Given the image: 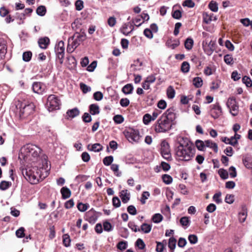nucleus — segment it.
<instances>
[{"label": "nucleus", "mask_w": 252, "mask_h": 252, "mask_svg": "<svg viewBox=\"0 0 252 252\" xmlns=\"http://www.w3.org/2000/svg\"><path fill=\"white\" fill-rule=\"evenodd\" d=\"M175 111L174 108L171 107L162 114L154 126L156 132H165L171 128L176 118Z\"/></svg>", "instance_id": "1"}, {"label": "nucleus", "mask_w": 252, "mask_h": 252, "mask_svg": "<svg viewBox=\"0 0 252 252\" xmlns=\"http://www.w3.org/2000/svg\"><path fill=\"white\" fill-rule=\"evenodd\" d=\"M178 160L189 161L194 155L193 145L187 138H182L175 148Z\"/></svg>", "instance_id": "2"}, {"label": "nucleus", "mask_w": 252, "mask_h": 252, "mask_svg": "<svg viewBox=\"0 0 252 252\" xmlns=\"http://www.w3.org/2000/svg\"><path fill=\"white\" fill-rule=\"evenodd\" d=\"M25 178L32 184H35L39 181L40 174L37 167H27L21 169Z\"/></svg>", "instance_id": "3"}, {"label": "nucleus", "mask_w": 252, "mask_h": 252, "mask_svg": "<svg viewBox=\"0 0 252 252\" xmlns=\"http://www.w3.org/2000/svg\"><path fill=\"white\" fill-rule=\"evenodd\" d=\"M41 149L37 146L31 144H28L24 146L21 149V154L25 158H37L39 156Z\"/></svg>", "instance_id": "4"}, {"label": "nucleus", "mask_w": 252, "mask_h": 252, "mask_svg": "<svg viewBox=\"0 0 252 252\" xmlns=\"http://www.w3.org/2000/svg\"><path fill=\"white\" fill-rule=\"evenodd\" d=\"M18 106H19V116L21 119L27 117L34 111L35 106L32 102L19 101Z\"/></svg>", "instance_id": "5"}, {"label": "nucleus", "mask_w": 252, "mask_h": 252, "mask_svg": "<svg viewBox=\"0 0 252 252\" xmlns=\"http://www.w3.org/2000/svg\"><path fill=\"white\" fill-rule=\"evenodd\" d=\"M61 101L58 96L54 94L48 96L47 101V107L49 111L57 110L60 108Z\"/></svg>", "instance_id": "6"}, {"label": "nucleus", "mask_w": 252, "mask_h": 252, "mask_svg": "<svg viewBox=\"0 0 252 252\" xmlns=\"http://www.w3.org/2000/svg\"><path fill=\"white\" fill-rule=\"evenodd\" d=\"M124 133L126 137L129 142L137 143L140 140V136L139 132L137 129H129L127 131H125Z\"/></svg>", "instance_id": "7"}, {"label": "nucleus", "mask_w": 252, "mask_h": 252, "mask_svg": "<svg viewBox=\"0 0 252 252\" xmlns=\"http://www.w3.org/2000/svg\"><path fill=\"white\" fill-rule=\"evenodd\" d=\"M226 105L232 115L235 116L238 115L239 105L234 97H231L228 99Z\"/></svg>", "instance_id": "8"}, {"label": "nucleus", "mask_w": 252, "mask_h": 252, "mask_svg": "<svg viewBox=\"0 0 252 252\" xmlns=\"http://www.w3.org/2000/svg\"><path fill=\"white\" fill-rule=\"evenodd\" d=\"M64 44L63 41H60L55 47V51L57 58H58L61 63H63L64 57Z\"/></svg>", "instance_id": "9"}, {"label": "nucleus", "mask_w": 252, "mask_h": 252, "mask_svg": "<svg viewBox=\"0 0 252 252\" xmlns=\"http://www.w3.org/2000/svg\"><path fill=\"white\" fill-rule=\"evenodd\" d=\"M160 153L162 157L168 160H170L172 158L170 154L169 145L168 142L164 140L161 143Z\"/></svg>", "instance_id": "10"}, {"label": "nucleus", "mask_w": 252, "mask_h": 252, "mask_svg": "<svg viewBox=\"0 0 252 252\" xmlns=\"http://www.w3.org/2000/svg\"><path fill=\"white\" fill-rule=\"evenodd\" d=\"M210 113L214 119H217L222 114V109L218 103L210 105Z\"/></svg>", "instance_id": "11"}, {"label": "nucleus", "mask_w": 252, "mask_h": 252, "mask_svg": "<svg viewBox=\"0 0 252 252\" xmlns=\"http://www.w3.org/2000/svg\"><path fill=\"white\" fill-rule=\"evenodd\" d=\"M215 41L211 40L208 42L207 40L203 42V47L205 52L208 55H211L215 49Z\"/></svg>", "instance_id": "12"}, {"label": "nucleus", "mask_w": 252, "mask_h": 252, "mask_svg": "<svg viewBox=\"0 0 252 252\" xmlns=\"http://www.w3.org/2000/svg\"><path fill=\"white\" fill-rule=\"evenodd\" d=\"M97 218L96 212L93 209L87 212L85 215V220L92 224L95 222Z\"/></svg>", "instance_id": "13"}, {"label": "nucleus", "mask_w": 252, "mask_h": 252, "mask_svg": "<svg viewBox=\"0 0 252 252\" xmlns=\"http://www.w3.org/2000/svg\"><path fill=\"white\" fill-rule=\"evenodd\" d=\"M32 89L34 93L38 94H42L45 90V85L39 82H35L33 83Z\"/></svg>", "instance_id": "14"}, {"label": "nucleus", "mask_w": 252, "mask_h": 252, "mask_svg": "<svg viewBox=\"0 0 252 252\" xmlns=\"http://www.w3.org/2000/svg\"><path fill=\"white\" fill-rule=\"evenodd\" d=\"M85 39V35L77 33L73 37L71 43L73 44V46H75V48H77Z\"/></svg>", "instance_id": "15"}, {"label": "nucleus", "mask_w": 252, "mask_h": 252, "mask_svg": "<svg viewBox=\"0 0 252 252\" xmlns=\"http://www.w3.org/2000/svg\"><path fill=\"white\" fill-rule=\"evenodd\" d=\"M38 43L41 48L46 49L50 43V39L46 36L40 38L38 39Z\"/></svg>", "instance_id": "16"}, {"label": "nucleus", "mask_w": 252, "mask_h": 252, "mask_svg": "<svg viewBox=\"0 0 252 252\" xmlns=\"http://www.w3.org/2000/svg\"><path fill=\"white\" fill-rule=\"evenodd\" d=\"M7 52V47L5 41L3 39H0V58L4 57Z\"/></svg>", "instance_id": "17"}, {"label": "nucleus", "mask_w": 252, "mask_h": 252, "mask_svg": "<svg viewBox=\"0 0 252 252\" xmlns=\"http://www.w3.org/2000/svg\"><path fill=\"white\" fill-rule=\"evenodd\" d=\"M88 149L91 151L99 152L102 150L103 146L99 143H95L91 145L89 144L88 146Z\"/></svg>", "instance_id": "18"}, {"label": "nucleus", "mask_w": 252, "mask_h": 252, "mask_svg": "<svg viewBox=\"0 0 252 252\" xmlns=\"http://www.w3.org/2000/svg\"><path fill=\"white\" fill-rule=\"evenodd\" d=\"M203 21L206 24H209L212 21H216L217 19L216 17L214 16L213 14L209 15L205 13L203 14Z\"/></svg>", "instance_id": "19"}, {"label": "nucleus", "mask_w": 252, "mask_h": 252, "mask_svg": "<svg viewBox=\"0 0 252 252\" xmlns=\"http://www.w3.org/2000/svg\"><path fill=\"white\" fill-rule=\"evenodd\" d=\"M205 147H208L213 150L215 153L218 151V145L216 143L210 140H205Z\"/></svg>", "instance_id": "20"}, {"label": "nucleus", "mask_w": 252, "mask_h": 252, "mask_svg": "<svg viewBox=\"0 0 252 252\" xmlns=\"http://www.w3.org/2000/svg\"><path fill=\"white\" fill-rule=\"evenodd\" d=\"M80 114V111L77 108H74L72 109H69L67 110L66 112L67 115L71 118H74L77 116H78Z\"/></svg>", "instance_id": "21"}, {"label": "nucleus", "mask_w": 252, "mask_h": 252, "mask_svg": "<svg viewBox=\"0 0 252 252\" xmlns=\"http://www.w3.org/2000/svg\"><path fill=\"white\" fill-rule=\"evenodd\" d=\"M130 195L127 193V190H123L121 191L120 197L124 203H127L130 199Z\"/></svg>", "instance_id": "22"}, {"label": "nucleus", "mask_w": 252, "mask_h": 252, "mask_svg": "<svg viewBox=\"0 0 252 252\" xmlns=\"http://www.w3.org/2000/svg\"><path fill=\"white\" fill-rule=\"evenodd\" d=\"M62 198L64 199L69 198L71 195V191L67 187H64L61 189Z\"/></svg>", "instance_id": "23"}, {"label": "nucleus", "mask_w": 252, "mask_h": 252, "mask_svg": "<svg viewBox=\"0 0 252 252\" xmlns=\"http://www.w3.org/2000/svg\"><path fill=\"white\" fill-rule=\"evenodd\" d=\"M89 111L90 113L93 115L98 114L100 112L99 107L96 104H92L89 106Z\"/></svg>", "instance_id": "24"}, {"label": "nucleus", "mask_w": 252, "mask_h": 252, "mask_svg": "<svg viewBox=\"0 0 252 252\" xmlns=\"http://www.w3.org/2000/svg\"><path fill=\"white\" fill-rule=\"evenodd\" d=\"M133 90V87L131 84H127L124 86L122 88V92L125 94H132Z\"/></svg>", "instance_id": "25"}, {"label": "nucleus", "mask_w": 252, "mask_h": 252, "mask_svg": "<svg viewBox=\"0 0 252 252\" xmlns=\"http://www.w3.org/2000/svg\"><path fill=\"white\" fill-rule=\"evenodd\" d=\"M245 166L248 169H252V158L250 156L245 157L243 159Z\"/></svg>", "instance_id": "26"}, {"label": "nucleus", "mask_w": 252, "mask_h": 252, "mask_svg": "<svg viewBox=\"0 0 252 252\" xmlns=\"http://www.w3.org/2000/svg\"><path fill=\"white\" fill-rule=\"evenodd\" d=\"M180 222L182 226L184 227L185 228H186L189 226L190 223V220L189 217H183L180 219Z\"/></svg>", "instance_id": "27"}, {"label": "nucleus", "mask_w": 252, "mask_h": 252, "mask_svg": "<svg viewBox=\"0 0 252 252\" xmlns=\"http://www.w3.org/2000/svg\"><path fill=\"white\" fill-rule=\"evenodd\" d=\"M140 231L145 233H149L152 229V225L146 223H144L141 225Z\"/></svg>", "instance_id": "28"}, {"label": "nucleus", "mask_w": 252, "mask_h": 252, "mask_svg": "<svg viewBox=\"0 0 252 252\" xmlns=\"http://www.w3.org/2000/svg\"><path fill=\"white\" fill-rule=\"evenodd\" d=\"M193 40L190 37H188L185 41V47L188 50H191L193 47Z\"/></svg>", "instance_id": "29"}, {"label": "nucleus", "mask_w": 252, "mask_h": 252, "mask_svg": "<svg viewBox=\"0 0 252 252\" xmlns=\"http://www.w3.org/2000/svg\"><path fill=\"white\" fill-rule=\"evenodd\" d=\"M195 145L198 150L203 151L205 148V141L197 140L195 141Z\"/></svg>", "instance_id": "30"}, {"label": "nucleus", "mask_w": 252, "mask_h": 252, "mask_svg": "<svg viewBox=\"0 0 252 252\" xmlns=\"http://www.w3.org/2000/svg\"><path fill=\"white\" fill-rule=\"evenodd\" d=\"M193 84L197 88H200L203 85V80L199 77H196L193 79Z\"/></svg>", "instance_id": "31"}, {"label": "nucleus", "mask_w": 252, "mask_h": 252, "mask_svg": "<svg viewBox=\"0 0 252 252\" xmlns=\"http://www.w3.org/2000/svg\"><path fill=\"white\" fill-rule=\"evenodd\" d=\"M176 240L174 237H171L169 239L168 241V247L171 251V252H173L174 250L176 247Z\"/></svg>", "instance_id": "32"}, {"label": "nucleus", "mask_w": 252, "mask_h": 252, "mask_svg": "<svg viewBox=\"0 0 252 252\" xmlns=\"http://www.w3.org/2000/svg\"><path fill=\"white\" fill-rule=\"evenodd\" d=\"M36 12L38 15L43 16L46 13V8L45 6L40 5L37 8Z\"/></svg>", "instance_id": "33"}, {"label": "nucleus", "mask_w": 252, "mask_h": 252, "mask_svg": "<svg viewBox=\"0 0 252 252\" xmlns=\"http://www.w3.org/2000/svg\"><path fill=\"white\" fill-rule=\"evenodd\" d=\"M152 220L154 222L158 223L162 220L163 217L160 214L157 213L153 215Z\"/></svg>", "instance_id": "34"}, {"label": "nucleus", "mask_w": 252, "mask_h": 252, "mask_svg": "<svg viewBox=\"0 0 252 252\" xmlns=\"http://www.w3.org/2000/svg\"><path fill=\"white\" fill-rule=\"evenodd\" d=\"M119 165L117 164H112L111 166V169L114 172L116 176L120 177L121 176L122 173L119 170Z\"/></svg>", "instance_id": "35"}, {"label": "nucleus", "mask_w": 252, "mask_h": 252, "mask_svg": "<svg viewBox=\"0 0 252 252\" xmlns=\"http://www.w3.org/2000/svg\"><path fill=\"white\" fill-rule=\"evenodd\" d=\"M175 91L173 88V87L171 86H170L168 87L167 89V95L168 97L169 98H173L175 96Z\"/></svg>", "instance_id": "36"}, {"label": "nucleus", "mask_w": 252, "mask_h": 252, "mask_svg": "<svg viewBox=\"0 0 252 252\" xmlns=\"http://www.w3.org/2000/svg\"><path fill=\"white\" fill-rule=\"evenodd\" d=\"M63 244L65 247H68L70 246L71 240L69 235L65 234L63 236Z\"/></svg>", "instance_id": "37"}, {"label": "nucleus", "mask_w": 252, "mask_h": 252, "mask_svg": "<svg viewBox=\"0 0 252 252\" xmlns=\"http://www.w3.org/2000/svg\"><path fill=\"white\" fill-rule=\"evenodd\" d=\"M190 68L189 64L187 62H184L181 64V69L184 73H187L189 71Z\"/></svg>", "instance_id": "38"}, {"label": "nucleus", "mask_w": 252, "mask_h": 252, "mask_svg": "<svg viewBox=\"0 0 252 252\" xmlns=\"http://www.w3.org/2000/svg\"><path fill=\"white\" fill-rule=\"evenodd\" d=\"M218 173L220 178L222 179H226L228 178L227 171L223 168L220 169L218 171Z\"/></svg>", "instance_id": "39"}, {"label": "nucleus", "mask_w": 252, "mask_h": 252, "mask_svg": "<svg viewBox=\"0 0 252 252\" xmlns=\"http://www.w3.org/2000/svg\"><path fill=\"white\" fill-rule=\"evenodd\" d=\"M89 207V204H84L81 202H79L77 204V207L78 209L82 212H84L86 211L88 207Z\"/></svg>", "instance_id": "40"}, {"label": "nucleus", "mask_w": 252, "mask_h": 252, "mask_svg": "<svg viewBox=\"0 0 252 252\" xmlns=\"http://www.w3.org/2000/svg\"><path fill=\"white\" fill-rule=\"evenodd\" d=\"M163 182L166 185H169L172 182L173 179L172 177L167 174H164L162 176Z\"/></svg>", "instance_id": "41"}, {"label": "nucleus", "mask_w": 252, "mask_h": 252, "mask_svg": "<svg viewBox=\"0 0 252 252\" xmlns=\"http://www.w3.org/2000/svg\"><path fill=\"white\" fill-rule=\"evenodd\" d=\"M113 161V157L112 156L106 157L103 159V164L106 166H109L111 165Z\"/></svg>", "instance_id": "42"}, {"label": "nucleus", "mask_w": 252, "mask_h": 252, "mask_svg": "<svg viewBox=\"0 0 252 252\" xmlns=\"http://www.w3.org/2000/svg\"><path fill=\"white\" fill-rule=\"evenodd\" d=\"M135 246L140 250L144 249L146 246L145 244L144 243L143 240L140 238H138L136 240L135 242Z\"/></svg>", "instance_id": "43"}, {"label": "nucleus", "mask_w": 252, "mask_h": 252, "mask_svg": "<svg viewBox=\"0 0 252 252\" xmlns=\"http://www.w3.org/2000/svg\"><path fill=\"white\" fill-rule=\"evenodd\" d=\"M11 183L5 181H1L0 183V189L4 190L7 189L11 186Z\"/></svg>", "instance_id": "44"}, {"label": "nucleus", "mask_w": 252, "mask_h": 252, "mask_svg": "<svg viewBox=\"0 0 252 252\" xmlns=\"http://www.w3.org/2000/svg\"><path fill=\"white\" fill-rule=\"evenodd\" d=\"M32 53L31 51L25 52L23 54V60L25 62H29L31 60Z\"/></svg>", "instance_id": "45"}, {"label": "nucleus", "mask_w": 252, "mask_h": 252, "mask_svg": "<svg viewBox=\"0 0 252 252\" xmlns=\"http://www.w3.org/2000/svg\"><path fill=\"white\" fill-rule=\"evenodd\" d=\"M242 81L247 87H251L252 86V81L249 77L245 76L243 77Z\"/></svg>", "instance_id": "46"}, {"label": "nucleus", "mask_w": 252, "mask_h": 252, "mask_svg": "<svg viewBox=\"0 0 252 252\" xmlns=\"http://www.w3.org/2000/svg\"><path fill=\"white\" fill-rule=\"evenodd\" d=\"M152 120L151 115L148 113L145 114L143 117V122L145 125H148Z\"/></svg>", "instance_id": "47"}, {"label": "nucleus", "mask_w": 252, "mask_h": 252, "mask_svg": "<svg viewBox=\"0 0 252 252\" xmlns=\"http://www.w3.org/2000/svg\"><path fill=\"white\" fill-rule=\"evenodd\" d=\"M209 7L210 10L213 12H217L218 10V6L216 2L211 1L209 4Z\"/></svg>", "instance_id": "48"}, {"label": "nucleus", "mask_w": 252, "mask_h": 252, "mask_svg": "<svg viewBox=\"0 0 252 252\" xmlns=\"http://www.w3.org/2000/svg\"><path fill=\"white\" fill-rule=\"evenodd\" d=\"M224 61L227 64H232L234 63L232 56L228 54L224 56Z\"/></svg>", "instance_id": "49"}, {"label": "nucleus", "mask_w": 252, "mask_h": 252, "mask_svg": "<svg viewBox=\"0 0 252 252\" xmlns=\"http://www.w3.org/2000/svg\"><path fill=\"white\" fill-rule=\"evenodd\" d=\"M113 120L115 123L120 124L124 122V119L122 115H117L114 116Z\"/></svg>", "instance_id": "50"}, {"label": "nucleus", "mask_w": 252, "mask_h": 252, "mask_svg": "<svg viewBox=\"0 0 252 252\" xmlns=\"http://www.w3.org/2000/svg\"><path fill=\"white\" fill-rule=\"evenodd\" d=\"M76 9L78 11L81 10L84 7V2L82 0H77L75 3Z\"/></svg>", "instance_id": "51"}, {"label": "nucleus", "mask_w": 252, "mask_h": 252, "mask_svg": "<svg viewBox=\"0 0 252 252\" xmlns=\"http://www.w3.org/2000/svg\"><path fill=\"white\" fill-rule=\"evenodd\" d=\"M103 94L101 92H99V91L95 92L93 95L94 98L96 101L101 100L103 98Z\"/></svg>", "instance_id": "52"}, {"label": "nucleus", "mask_w": 252, "mask_h": 252, "mask_svg": "<svg viewBox=\"0 0 252 252\" xmlns=\"http://www.w3.org/2000/svg\"><path fill=\"white\" fill-rule=\"evenodd\" d=\"M80 86L82 91L84 94L90 92L91 90V88L90 87L88 86L87 85L83 83H80Z\"/></svg>", "instance_id": "53"}, {"label": "nucleus", "mask_w": 252, "mask_h": 252, "mask_svg": "<svg viewBox=\"0 0 252 252\" xmlns=\"http://www.w3.org/2000/svg\"><path fill=\"white\" fill-rule=\"evenodd\" d=\"M172 16L175 19H180L182 17V12L179 10L173 11Z\"/></svg>", "instance_id": "54"}, {"label": "nucleus", "mask_w": 252, "mask_h": 252, "mask_svg": "<svg viewBox=\"0 0 252 252\" xmlns=\"http://www.w3.org/2000/svg\"><path fill=\"white\" fill-rule=\"evenodd\" d=\"M239 220L241 222H243L245 221L247 218V212L245 210H243L239 213Z\"/></svg>", "instance_id": "55"}, {"label": "nucleus", "mask_w": 252, "mask_h": 252, "mask_svg": "<svg viewBox=\"0 0 252 252\" xmlns=\"http://www.w3.org/2000/svg\"><path fill=\"white\" fill-rule=\"evenodd\" d=\"M150 196V193L148 191H144L142 194L140 201L142 204L146 203V200Z\"/></svg>", "instance_id": "56"}, {"label": "nucleus", "mask_w": 252, "mask_h": 252, "mask_svg": "<svg viewBox=\"0 0 252 252\" xmlns=\"http://www.w3.org/2000/svg\"><path fill=\"white\" fill-rule=\"evenodd\" d=\"M24 231L25 228L21 227L16 231V235L18 238H23L25 236Z\"/></svg>", "instance_id": "57"}, {"label": "nucleus", "mask_w": 252, "mask_h": 252, "mask_svg": "<svg viewBox=\"0 0 252 252\" xmlns=\"http://www.w3.org/2000/svg\"><path fill=\"white\" fill-rule=\"evenodd\" d=\"M128 225V227L135 232L140 231V229L138 228V226L134 222H129Z\"/></svg>", "instance_id": "58"}, {"label": "nucleus", "mask_w": 252, "mask_h": 252, "mask_svg": "<svg viewBox=\"0 0 252 252\" xmlns=\"http://www.w3.org/2000/svg\"><path fill=\"white\" fill-rule=\"evenodd\" d=\"M188 239L189 242L192 244H195L198 241V238L197 236L194 234L189 235L188 237Z\"/></svg>", "instance_id": "59"}, {"label": "nucleus", "mask_w": 252, "mask_h": 252, "mask_svg": "<svg viewBox=\"0 0 252 252\" xmlns=\"http://www.w3.org/2000/svg\"><path fill=\"white\" fill-rule=\"evenodd\" d=\"M221 194V192H219L215 193L213 197L214 201H215L217 204H220L222 202V200L220 198Z\"/></svg>", "instance_id": "60"}, {"label": "nucleus", "mask_w": 252, "mask_h": 252, "mask_svg": "<svg viewBox=\"0 0 252 252\" xmlns=\"http://www.w3.org/2000/svg\"><path fill=\"white\" fill-rule=\"evenodd\" d=\"M165 241H163L162 242H157V247L156 251L158 252H162L163 251V249L164 248V242Z\"/></svg>", "instance_id": "61"}, {"label": "nucleus", "mask_w": 252, "mask_h": 252, "mask_svg": "<svg viewBox=\"0 0 252 252\" xmlns=\"http://www.w3.org/2000/svg\"><path fill=\"white\" fill-rule=\"evenodd\" d=\"M82 120L85 123H90L92 121L91 116L88 113H85L82 116Z\"/></svg>", "instance_id": "62"}, {"label": "nucleus", "mask_w": 252, "mask_h": 252, "mask_svg": "<svg viewBox=\"0 0 252 252\" xmlns=\"http://www.w3.org/2000/svg\"><path fill=\"white\" fill-rule=\"evenodd\" d=\"M127 211L129 214L132 215H135L137 214V211L135 207L133 205H129L127 208Z\"/></svg>", "instance_id": "63"}, {"label": "nucleus", "mask_w": 252, "mask_h": 252, "mask_svg": "<svg viewBox=\"0 0 252 252\" xmlns=\"http://www.w3.org/2000/svg\"><path fill=\"white\" fill-rule=\"evenodd\" d=\"M144 34L146 37L149 39H152L153 37V32L150 29H146L144 31Z\"/></svg>", "instance_id": "64"}]
</instances>
